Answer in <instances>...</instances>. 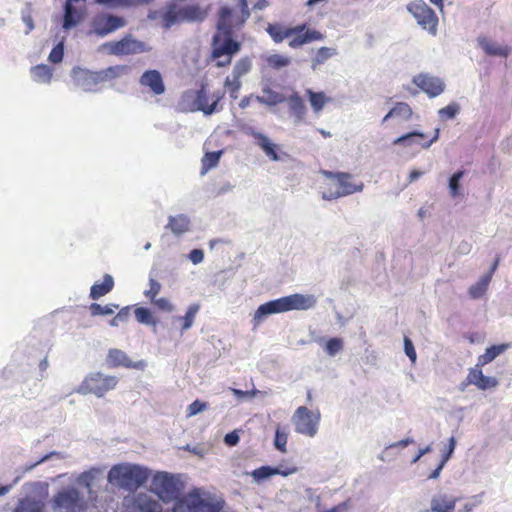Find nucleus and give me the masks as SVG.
Listing matches in <instances>:
<instances>
[{
  "label": "nucleus",
  "mask_w": 512,
  "mask_h": 512,
  "mask_svg": "<svg viewBox=\"0 0 512 512\" xmlns=\"http://www.w3.org/2000/svg\"><path fill=\"white\" fill-rule=\"evenodd\" d=\"M232 393L238 399L246 400V399H251V398L255 397L258 394H261L262 392L260 390L256 389V388H253L252 390H247V391H243L241 389L233 388L232 389Z\"/></svg>",
  "instance_id": "nucleus-61"
},
{
  "label": "nucleus",
  "mask_w": 512,
  "mask_h": 512,
  "mask_svg": "<svg viewBox=\"0 0 512 512\" xmlns=\"http://www.w3.org/2000/svg\"><path fill=\"white\" fill-rule=\"evenodd\" d=\"M295 431L302 435L313 437L317 434L320 414H314L305 406H300L293 416Z\"/></svg>",
  "instance_id": "nucleus-12"
},
{
  "label": "nucleus",
  "mask_w": 512,
  "mask_h": 512,
  "mask_svg": "<svg viewBox=\"0 0 512 512\" xmlns=\"http://www.w3.org/2000/svg\"><path fill=\"white\" fill-rule=\"evenodd\" d=\"M287 440H288V434L284 430H282L281 427L278 426L276 428L275 436H274V447L278 451L285 453Z\"/></svg>",
  "instance_id": "nucleus-52"
},
{
  "label": "nucleus",
  "mask_w": 512,
  "mask_h": 512,
  "mask_svg": "<svg viewBox=\"0 0 512 512\" xmlns=\"http://www.w3.org/2000/svg\"><path fill=\"white\" fill-rule=\"evenodd\" d=\"M200 310V304L199 303H193L191 304L184 316H177L176 320L182 321V331L188 330L192 327L194 323V319L196 314Z\"/></svg>",
  "instance_id": "nucleus-39"
},
{
  "label": "nucleus",
  "mask_w": 512,
  "mask_h": 512,
  "mask_svg": "<svg viewBox=\"0 0 512 512\" xmlns=\"http://www.w3.org/2000/svg\"><path fill=\"white\" fill-rule=\"evenodd\" d=\"M106 363L109 367H125L129 369L144 370L147 366L145 360L132 361L128 355L117 348H112L108 351Z\"/></svg>",
  "instance_id": "nucleus-15"
},
{
  "label": "nucleus",
  "mask_w": 512,
  "mask_h": 512,
  "mask_svg": "<svg viewBox=\"0 0 512 512\" xmlns=\"http://www.w3.org/2000/svg\"><path fill=\"white\" fill-rule=\"evenodd\" d=\"M315 342L318 343L330 357L336 356L344 348V341L340 337H318L315 339Z\"/></svg>",
  "instance_id": "nucleus-28"
},
{
  "label": "nucleus",
  "mask_w": 512,
  "mask_h": 512,
  "mask_svg": "<svg viewBox=\"0 0 512 512\" xmlns=\"http://www.w3.org/2000/svg\"><path fill=\"white\" fill-rule=\"evenodd\" d=\"M222 154H223V150L206 152L202 158L201 173L204 174L208 170L215 168L218 165Z\"/></svg>",
  "instance_id": "nucleus-41"
},
{
  "label": "nucleus",
  "mask_w": 512,
  "mask_h": 512,
  "mask_svg": "<svg viewBox=\"0 0 512 512\" xmlns=\"http://www.w3.org/2000/svg\"><path fill=\"white\" fill-rule=\"evenodd\" d=\"M266 61H267V64L271 68L277 69V70L287 67L291 63V60L289 57H286V56H283L280 54H272L267 58Z\"/></svg>",
  "instance_id": "nucleus-50"
},
{
  "label": "nucleus",
  "mask_w": 512,
  "mask_h": 512,
  "mask_svg": "<svg viewBox=\"0 0 512 512\" xmlns=\"http://www.w3.org/2000/svg\"><path fill=\"white\" fill-rule=\"evenodd\" d=\"M316 299L313 295L294 293L270 300L261 304L254 313V326L259 325L270 315L288 312L292 310H308L315 306Z\"/></svg>",
  "instance_id": "nucleus-2"
},
{
  "label": "nucleus",
  "mask_w": 512,
  "mask_h": 512,
  "mask_svg": "<svg viewBox=\"0 0 512 512\" xmlns=\"http://www.w3.org/2000/svg\"><path fill=\"white\" fill-rule=\"evenodd\" d=\"M407 11L413 15L419 26L428 30L430 34L436 35L438 16L423 0L410 2L407 5Z\"/></svg>",
  "instance_id": "nucleus-11"
},
{
  "label": "nucleus",
  "mask_w": 512,
  "mask_h": 512,
  "mask_svg": "<svg viewBox=\"0 0 512 512\" xmlns=\"http://www.w3.org/2000/svg\"><path fill=\"white\" fill-rule=\"evenodd\" d=\"M207 16L199 4H186L178 6L175 2L167 3L161 13L162 28L169 30L172 26L188 22H203Z\"/></svg>",
  "instance_id": "nucleus-3"
},
{
  "label": "nucleus",
  "mask_w": 512,
  "mask_h": 512,
  "mask_svg": "<svg viewBox=\"0 0 512 512\" xmlns=\"http://www.w3.org/2000/svg\"><path fill=\"white\" fill-rule=\"evenodd\" d=\"M223 504V501L203 498L200 490L194 488L185 496H180L173 505V512H220Z\"/></svg>",
  "instance_id": "nucleus-6"
},
{
  "label": "nucleus",
  "mask_w": 512,
  "mask_h": 512,
  "mask_svg": "<svg viewBox=\"0 0 512 512\" xmlns=\"http://www.w3.org/2000/svg\"><path fill=\"white\" fill-rule=\"evenodd\" d=\"M477 43L488 56H499L506 58L511 52V49L508 46H499L485 36H479L477 38Z\"/></svg>",
  "instance_id": "nucleus-23"
},
{
  "label": "nucleus",
  "mask_w": 512,
  "mask_h": 512,
  "mask_svg": "<svg viewBox=\"0 0 512 512\" xmlns=\"http://www.w3.org/2000/svg\"><path fill=\"white\" fill-rule=\"evenodd\" d=\"M114 287V279L110 274H105L102 283H94L90 288L89 297L98 300L108 294Z\"/></svg>",
  "instance_id": "nucleus-32"
},
{
  "label": "nucleus",
  "mask_w": 512,
  "mask_h": 512,
  "mask_svg": "<svg viewBox=\"0 0 512 512\" xmlns=\"http://www.w3.org/2000/svg\"><path fill=\"white\" fill-rule=\"evenodd\" d=\"M413 84L425 92L430 98H435L445 90L444 81L428 73H419L412 78Z\"/></svg>",
  "instance_id": "nucleus-14"
},
{
  "label": "nucleus",
  "mask_w": 512,
  "mask_h": 512,
  "mask_svg": "<svg viewBox=\"0 0 512 512\" xmlns=\"http://www.w3.org/2000/svg\"><path fill=\"white\" fill-rule=\"evenodd\" d=\"M139 84L143 87H148L155 95H162L166 90L163 77L156 69L144 71L139 78Z\"/></svg>",
  "instance_id": "nucleus-18"
},
{
  "label": "nucleus",
  "mask_w": 512,
  "mask_h": 512,
  "mask_svg": "<svg viewBox=\"0 0 512 512\" xmlns=\"http://www.w3.org/2000/svg\"><path fill=\"white\" fill-rule=\"evenodd\" d=\"M107 50L108 54L114 56H127L150 52L152 47L143 41L133 37L132 34H126L118 41H109L101 46Z\"/></svg>",
  "instance_id": "nucleus-8"
},
{
  "label": "nucleus",
  "mask_w": 512,
  "mask_h": 512,
  "mask_svg": "<svg viewBox=\"0 0 512 512\" xmlns=\"http://www.w3.org/2000/svg\"><path fill=\"white\" fill-rule=\"evenodd\" d=\"M208 403L201 401L199 399L194 400L187 408V416H195L201 412H203L205 409H207Z\"/></svg>",
  "instance_id": "nucleus-56"
},
{
  "label": "nucleus",
  "mask_w": 512,
  "mask_h": 512,
  "mask_svg": "<svg viewBox=\"0 0 512 512\" xmlns=\"http://www.w3.org/2000/svg\"><path fill=\"white\" fill-rule=\"evenodd\" d=\"M127 25L123 16L108 12L96 14L90 21L89 35L94 34L97 37H105Z\"/></svg>",
  "instance_id": "nucleus-9"
},
{
  "label": "nucleus",
  "mask_w": 512,
  "mask_h": 512,
  "mask_svg": "<svg viewBox=\"0 0 512 512\" xmlns=\"http://www.w3.org/2000/svg\"><path fill=\"white\" fill-rule=\"evenodd\" d=\"M510 347L509 343L494 344L486 348L484 354L477 359L478 366H485L495 360Z\"/></svg>",
  "instance_id": "nucleus-29"
},
{
  "label": "nucleus",
  "mask_w": 512,
  "mask_h": 512,
  "mask_svg": "<svg viewBox=\"0 0 512 512\" xmlns=\"http://www.w3.org/2000/svg\"><path fill=\"white\" fill-rule=\"evenodd\" d=\"M53 512H86L88 503L84 495L73 485L60 488L50 500Z\"/></svg>",
  "instance_id": "nucleus-5"
},
{
  "label": "nucleus",
  "mask_w": 512,
  "mask_h": 512,
  "mask_svg": "<svg viewBox=\"0 0 512 512\" xmlns=\"http://www.w3.org/2000/svg\"><path fill=\"white\" fill-rule=\"evenodd\" d=\"M56 457L57 459H62L63 456L61 454V452H58V451H52V452H49L45 455H43L39 460H37L36 462L34 463H31L30 465H27L26 468H25V471L28 472V471H31L33 470L36 466L44 463V462H47L49 461L50 459Z\"/></svg>",
  "instance_id": "nucleus-57"
},
{
  "label": "nucleus",
  "mask_w": 512,
  "mask_h": 512,
  "mask_svg": "<svg viewBox=\"0 0 512 512\" xmlns=\"http://www.w3.org/2000/svg\"><path fill=\"white\" fill-rule=\"evenodd\" d=\"M195 98L196 111H201L206 116H210L215 113V105L208 104L209 97L205 84H202L200 88L196 90Z\"/></svg>",
  "instance_id": "nucleus-31"
},
{
  "label": "nucleus",
  "mask_w": 512,
  "mask_h": 512,
  "mask_svg": "<svg viewBox=\"0 0 512 512\" xmlns=\"http://www.w3.org/2000/svg\"><path fill=\"white\" fill-rule=\"evenodd\" d=\"M119 305L115 303H110L105 306H102L98 303H91L89 306V311L92 316H106L114 313L115 309H118Z\"/></svg>",
  "instance_id": "nucleus-46"
},
{
  "label": "nucleus",
  "mask_w": 512,
  "mask_h": 512,
  "mask_svg": "<svg viewBox=\"0 0 512 512\" xmlns=\"http://www.w3.org/2000/svg\"><path fill=\"white\" fill-rule=\"evenodd\" d=\"M266 32L271 36L274 42L281 43L284 39L290 37L288 28L279 23L268 24Z\"/></svg>",
  "instance_id": "nucleus-40"
},
{
  "label": "nucleus",
  "mask_w": 512,
  "mask_h": 512,
  "mask_svg": "<svg viewBox=\"0 0 512 512\" xmlns=\"http://www.w3.org/2000/svg\"><path fill=\"white\" fill-rule=\"evenodd\" d=\"M426 137L427 136L425 133L418 131V130H413V131H410L406 134H403V135L397 137L393 141V144L394 145H402L405 147L412 146L413 144H419L422 146V144H423L422 140H425Z\"/></svg>",
  "instance_id": "nucleus-33"
},
{
  "label": "nucleus",
  "mask_w": 512,
  "mask_h": 512,
  "mask_svg": "<svg viewBox=\"0 0 512 512\" xmlns=\"http://www.w3.org/2000/svg\"><path fill=\"white\" fill-rule=\"evenodd\" d=\"M306 95L308 97V100L314 113H319L320 111H322L325 104L332 100L330 97H327L324 92H316L313 91L312 89H307Z\"/></svg>",
  "instance_id": "nucleus-34"
},
{
  "label": "nucleus",
  "mask_w": 512,
  "mask_h": 512,
  "mask_svg": "<svg viewBox=\"0 0 512 512\" xmlns=\"http://www.w3.org/2000/svg\"><path fill=\"white\" fill-rule=\"evenodd\" d=\"M412 114V109L406 102H397L396 105L390 110L389 116H395L400 117L403 120H409Z\"/></svg>",
  "instance_id": "nucleus-47"
},
{
  "label": "nucleus",
  "mask_w": 512,
  "mask_h": 512,
  "mask_svg": "<svg viewBox=\"0 0 512 512\" xmlns=\"http://www.w3.org/2000/svg\"><path fill=\"white\" fill-rule=\"evenodd\" d=\"M499 385V381L496 377L493 376H486L483 374V376L480 379V383L478 384L477 388L480 390H488L491 388H495Z\"/></svg>",
  "instance_id": "nucleus-58"
},
{
  "label": "nucleus",
  "mask_w": 512,
  "mask_h": 512,
  "mask_svg": "<svg viewBox=\"0 0 512 512\" xmlns=\"http://www.w3.org/2000/svg\"><path fill=\"white\" fill-rule=\"evenodd\" d=\"M129 72L127 65H114L109 66L106 69L94 71L96 84L101 82L111 81Z\"/></svg>",
  "instance_id": "nucleus-24"
},
{
  "label": "nucleus",
  "mask_w": 512,
  "mask_h": 512,
  "mask_svg": "<svg viewBox=\"0 0 512 512\" xmlns=\"http://www.w3.org/2000/svg\"><path fill=\"white\" fill-rule=\"evenodd\" d=\"M261 90L263 92V96H255V100L263 105L274 107L278 104L286 102V96L283 93L274 91L271 86L269 80L261 81Z\"/></svg>",
  "instance_id": "nucleus-20"
},
{
  "label": "nucleus",
  "mask_w": 512,
  "mask_h": 512,
  "mask_svg": "<svg viewBox=\"0 0 512 512\" xmlns=\"http://www.w3.org/2000/svg\"><path fill=\"white\" fill-rule=\"evenodd\" d=\"M239 432H240L239 430H233V431L225 434V436L223 438L224 444L228 447H234V446L238 445V443L240 442Z\"/></svg>",
  "instance_id": "nucleus-62"
},
{
  "label": "nucleus",
  "mask_w": 512,
  "mask_h": 512,
  "mask_svg": "<svg viewBox=\"0 0 512 512\" xmlns=\"http://www.w3.org/2000/svg\"><path fill=\"white\" fill-rule=\"evenodd\" d=\"M65 37H62L49 53L48 60L53 64L62 62L65 49Z\"/></svg>",
  "instance_id": "nucleus-48"
},
{
  "label": "nucleus",
  "mask_w": 512,
  "mask_h": 512,
  "mask_svg": "<svg viewBox=\"0 0 512 512\" xmlns=\"http://www.w3.org/2000/svg\"><path fill=\"white\" fill-rule=\"evenodd\" d=\"M31 75L38 83H49L52 78V69L46 64H39L31 67Z\"/></svg>",
  "instance_id": "nucleus-38"
},
{
  "label": "nucleus",
  "mask_w": 512,
  "mask_h": 512,
  "mask_svg": "<svg viewBox=\"0 0 512 512\" xmlns=\"http://www.w3.org/2000/svg\"><path fill=\"white\" fill-rule=\"evenodd\" d=\"M190 218L186 214H178L168 217L166 228L170 229L173 234L179 236L190 230Z\"/></svg>",
  "instance_id": "nucleus-27"
},
{
  "label": "nucleus",
  "mask_w": 512,
  "mask_h": 512,
  "mask_svg": "<svg viewBox=\"0 0 512 512\" xmlns=\"http://www.w3.org/2000/svg\"><path fill=\"white\" fill-rule=\"evenodd\" d=\"M196 90L188 89L184 91L179 99L178 106L179 110L183 112H195L196 111Z\"/></svg>",
  "instance_id": "nucleus-36"
},
{
  "label": "nucleus",
  "mask_w": 512,
  "mask_h": 512,
  "mask_svg": "<svg viewBox=\"0 0 512 512\" xmlns=\"http://www.w3.org/2000/svg\"><path fill=\"white\" fill-rule=\"evenodd\" d=\"M103 471L104 468L92 467L89 470L80 473L76 478L77 485L88 489L89 499L93 498L94 492L92 491V486L101 478Z\"/></svg>",
  "instance_id": "nucleus-22"
},
{
  "label": "nucleus",
  "mask_w": 512,
  "mask_h": 512,
  "mask_svg": "<svg viewBox=\"0 0 512 512\" xmlns=\"http://www.w3.org/2000/svg\"><path fill=\"white\" fill-rule=\"evenodd\" d=\"M224 86L229 90L230 97L236 99L238 97V91L241 88V82L239 79L231 80L229 77L226 78Z\"/></svg>",
  "instance_id": "nucleus-59"
},
{
  "label": "nucleus",
  "mask_w": 512,
  "mask_h": 512,
  "mask_svg": "<svg viewBox=\"0 0 512 512\" xmlns=\"http://www.w3.org/2000/svg\"><path fill=\"white\" fill-rule=\"evenodd\" d=\"M324 38L325 36L321 32L315 29H307L304 33H301L300 35H297V37L291 39L289 41V46L293 49H296L303 46L304 44L323 40Z\"/></svg>",
  "instance_id": "nucleus-30"
},
{
  "label": "nucleus",
  "mask_w": 512,
  "mask_h": 512,
  "mask_svg": "<svg viewBox=\"0 0 512 512\" xmlns=\"http://www.w3.org/2000/svg\"><path fill=\"white\" fill-rule=\"evenodd\" d=\"M286 102L288 103L290 115L295 118V121H302L306 115L307 108L301 96L294 92L289 97H286Z\"/></svg>",
  "instance_id": "nucleus-25"
},
{
  "label": "nucleus",
  "mask_w": 512,
  "mask_h": 512,
  "mask_svg": "<svg viewBox=\"0 0 512 512\" xmlns=\"http://www.w3.org/2000/svg\"><path fill=\"white\" fill-rule=\"evenodd\" d=\"M486 290H487L486 287L481 286L480 283L477 282L474 285L470 286L468 292H469V295L471 296V298L479 299L484 295Z\"/></svg>",
  "instance_id": "nucleus-64"
},
{
  "label": "nucleus",
  "mask_w": 512,
  "mask_h": 512,
  "mask_svg": "<svg viewBox=\"0 0 512 512\" xmlns=\"http://www.w3.org/2000/svg\"><path fill=\"white\" fill-rule=\"evenodd\" d=\"M14 512H44V506L41 501L26 497L19 501Z\"/></svg>",
  "instance_id": "nucleus-37"
},
{
  "label": "nucleus",
  "mask_w": 512,
  "mask_h": 512,
  "mask_svg": "<svg viewBox=\"0 0 512 512\" xmlns=\"http://www.w3.org/2000/svg\"><path fill=\"white\" fill-rule=\"evenodd\" d=\"M149 283H150V289L145 291L144 294L146 297H149L151 299V301H153L155 299L156 295L161 290V284L153 278H150Z\"/></svg>",
  "instance_id": "nucleus-63"
},
{
  "label": "nucleus",
  "mask_w": 512,
  "mask_h": 512,
  "mask_svg": "<svg viewBox=\"0 0 512 512\" xmlns=\"http://www.w3.org/2000/svg\"><path fill=\"white\" fill-rule=\"evenodd\" d=\"M211 58L220 59L223 56L234 57L241 51L242 44L233 38H219L218 35L212 36Z\"/></svg>",
  "instance_id": "nucleus-13"
},
{
  "label": "nucleus",
  "mask_w": 512,
  "mask_h": 512,
  "mask_svg": "<svg viewBox=\"0 0 512 512\" xmlns=\"http://www.w3.org/2000/svg\"><path fill=\"white\" fill-rule=\"evenodd\" d=\"M403 343L406 356L412 364H415L417 360V353L413 341L408 336H404Z\"/></svg>",
  "instance_id": "nucleus-54"
},
{
  "label": "nucleus",
  "mask_w": 512,
  "mask_h": 512,
  "mask_svg": "<svg viewBox=\"0 0 512 512\" xmlns=\"http://www.w3.org/2000/svg\"><path fill=\"white\" fill-rule=\"evenodd\" d=\"M135 318L140 324L147 326H156L157 320L154 318L152 311L147 307H137L134 310Z\"/></svg>",
  "instance_id": "nucleus-43"
},
{
  "label": "nucleus",
  "mask_w": 512,
  "mask_h": 512,
  "mask_svg": "<svg viewBox=\"0 0 512 512\" xmlns=\"http://www.w3.org/2000/svg\"><path fill=\"white\" fill-rule=\"evenodd\" d=\"M324 175L328 178H335L337 179L338 185L341 188V195L346 196L353 194L358 191H362L363 184L356 185L349 181L350 174L344 173V172H331V171H324Z\"/></svg>",
  "instance_id": "nucleus-21"
},
{
  "label": "nucleus",
  "mask_w": 512,
  "mask_h": 512,
  "mask_svg": "<svg viewBox=\"0 0 512 512\" xmlns=\"http://www.w3.org/2000/svg\"><path fill=\"white\" fill-rule=\"evenodd\" d=\"M151 470L146 466L134 463H118L113 465L107 474L109 484L119 489L134 492L148 481Z\"/></svg>",
  "instance_id": "nucleus-1"
},
{
  "label": "nucleus",
  "mask_w": 512,
  "mask_h": 512,
  "mask_svg": "<svg viewBox=\"0 0 512 512\" xmlns=\"http://www.w3.org/2000/svg\"><path fill=\"white\" fill-rule=\"evenodd\" d=\"M118 383L116 376H108L101 372L89 373L82 383L74 390L76 393L87 395L94 394L103 397L106 392L114 389Z\"/></svg>",
  "instance_id": "nucleus-7"
},
{
  "label": "nucleus",
  "mask_w": 512,
  "mask_h": 512,
  "mask_svg": "<svg viewBox=\"0 0 512 512\" xmlns=\"http://www.w3.org/2000/svg\"><path fill=\"white\" fill-rule=\"evenodd\" d=\"M71 77H72L74 83L78 87H80L83 91H85V92L96 91L94 89V87L97 85L94 71L75 66L72 68Z\"/></svg>",
  "instance_id": "nucleus-19"
},
{
  "label": "nucleus",
  "mask_w": 512,
  "mask_h": 512,
  "mask_svg": "<svg viewBox=\"0 0 512 512\" xmlns=\"http://www.w3.org/2000/svg\"><path fill=\"white\" fill-rule=\"evenodd\" d=\"M214 35H218L219 38H233L234 30L231 23L217 22Z\"/></svg>",
  "instance_id": "nucleus-53"
},
{
  "label": "nucleus",
  "mask_w": 512,
  "mask_h": 512,
  "mask_svg": "<svg viewBox=\"0 0 512 512\" xmlns=\"http://www.w3.org/2000/svg\"><path fill=\"white\" fill-rule=\"evenodd\" d=\"M31 14H32V4L30 2H27L25 4V7L21 10V19L27 28L25 31L26 35H28L35 28L34 21H33Z\"/></svg>",
  "instance_id": "nucleus-49"
},
{
  "label": "nucleus",
  "mask_w": 512,
  "mask_h": 512,
  "mask_svg": "<svg viewBox=\"0 0 512 512\" xmlns=\"http://www.w3.org/2000/svg\"><path fill=\"white\" fill-rule=\"evenodd\" d=\"M482 367L483 366H478L477 362L475 367L469 369V373L467 375V383H471L476 387L478 386V384L480 383V379L483 376Z\"/></svg>",
  "instance_id": "nucleus-55"
},
{
  "label": "nucleus",
  "mask_w": 512,
  "mask_h": 512,
  "mask_svg": "<svg viewBox=\"0 0 512 512\" xmlns=\"http://www.w3.org/2000/svg\"><path fill=\"white\" fill-rule=\"evenodd\" d=\"M184 488L180 476L166 471L156 472L150 485V491L164 503H175L182 495Z\"/></svg>",
  "instance_id": "nucleus-4"
},
{
  "label": "nucleus",
  "mask_w": 512,
  "mask_h": 512,
  "mask_svg": "<svg viewBox=\"0 0 512 512\" xmlns=\"http://www.w3.org/2000/svg\"><path fill=\"white\" fill-rule=\"evenodd\" d=\"M460 105L457 102H451L447 106L438 111V115L442 119H454L460 112Z\"/></svg>",
  "instance_id": "nucleus-51"
},
{
  "label": "nucleus",
  "mask_w": 512,
  "mask_h": 512,
  "mask_svg": "<svg viewBox=\"0 0 512 512\" xmlns=\"http://www.w3.org/2000/svg\"><path fill=\"white\" fill-rule=\"evenodd\" d=\"M251 68H252V60L250 57L245 56L235 63V65L233 67V71H232V76L234 79L240 80V78L242 76H244L250 72Z\"/></svg>",
  "instance_id": "nucleus-44"
},
{
  "label": "nucleus",
  "mask_w": 512,
  "mask_h": 512,
  "mask_svg": "<svg viewBox=\"0 0 512 512\" xmlns=\"http://www.w3.org/2000/svg\"><path fill=\"white\" fill-rule=\"evenodd\" d=\"M86 17L85 7H76L75 5H63V15L61 27L64 31H70L77 27Z\"/></svg>",
  "instance_id": "nucleus-17"
},
{
  "label": "nucleus",
  "mask_w": 512,
  "mask_h": 512,
  "mask_svg": "<svg viewBox=\"0 0 512 512\" xmlns=\"http://www.w3.org/2000/svg\"><path fill=\"white\" fill-rule=\"evenodd\" d=\"M465 173L466 171L464 169H458L449 177L448 188L452 198H457L462 195L461 180Z\"/></svg>",
  "instance_id": "nucleus-35"
},
{
  "label": "nucleus",
  "mask_w": 512,
  "mask_h": 512,
  "mask_svg": "<svg viewBox=\"0 0 512 512\" xmlns=\"http://www.w3.org/2000/svg\"><path fill=\"white\" fill-rule=\"evenodd\" d=\"M238 127L244 134L255 139V144L270 160L281 161L283 157H289L288 153L280 151L279 145L272 142L266 134L258 132L254 127L246 123H240Z\"/></svg>",
  "instance_id": "nucleus-10"
},
{
  "label": "nucleus",
  "mask_w": 512,
  "mask_h": 512,
  "mask_svg": "<svg viewBox=\"0 0 512 512\" xmlns=\"http://www.w3.org/2000/svg\"><path fill=\"white\" fill-rule=\"evenodd\" d=\"M250 475L253 477L256 483H262L275 475L274 466L263 465L259 468L254 469Z\"/></svg>",
  "instance_id": "nucleus-45"
},
{
  "label": "nucleus",
  "mask_w": 512,
  "mask_h": 512,
  "mask_svg": "<svg viewBox=\"0 0 512 512\" xmlns=\"http://www.w3.org/2000/svg\"><path fill=\"white\" fill-rule=\"evenodd\" d=\"M456 439L454 436H451L448 439V444L446 446L445 451L442 454L441 461L447 463L453 456L455 448H456Z\"/></svg>",
  "instance_id": "nucleus-60"
},
{
  "label": "nucleus",
  "mask_w": 512,
  "mask_h": 512,
  "mask_svg": "<svg viewBox=\"0 0 512 512\" xmlns=\"http://www.w3.org/2000/svg\"><path fill=\"white\" fill-rule=\"evenodd\" d=\"M337 54V50L331 47H321L317 50L316 56L312 59L311 68L315 70L318 65L324 64L328 59Z\"/></svg>",
  "instance_id": "nucleus-42"
},
{
  "label": "nucleus",
  "mask_w": 512,
  "mask_h": 512,
  "mask_svg": "<svg viewBox=\"0 0 512 512\" xmlns=\"http://www.w3.org/2000/svg\"><path fill=\"white\" fill-rule=\"evenodd\" d=\"M457 498L447 494L435 495L431 500V512H453Z\"/></svg>",
  "instance_id": "nucleus-26"
},
{
  "label": "nucleus",
  "mask_w": 512,
  "mask_h": 512,
  "mask_svg": "<svg viewBox=\"0 0 512 512\" xmlns=\"http://www.w3.org/2000/svg\"><path fill=\"white\" fill-rule=\"evenodd\" d=\"M161 506L157 500L146 493L136 494L130 504L126 505L124 512H160Z\"/></svg>",
  "instance_id": "nucleus-16"
}]
</instances>
